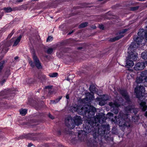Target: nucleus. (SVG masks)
I'll return each mask as SVG.
<instances>
[{"label":"nucleus","instance_id":"1","mask_svg":"<svg viewBox=\"0 0 147 147\" xmlns=\"http://www.w3.org/2000/svg\"><path fill=\"white\" fill-rule=\"evenodd\" d=\"M72 111L77 112L80 114L85 115L88 118L86 121L88 125H90L91 127H93L94 126L98 125L97 123L100 121V116L98 114L94 118L96 109L93 106L88 105L83 106L76 105L72 108Z\"/></svg>","mask_w":147,"mask_h":147},{"label":"nucleus","instance_id":"2","mask_svg":"<svg viewBox=\"0 0 147 147\" xmlns=\"http://www.w3.org/2000/svg\"><path fill=\"white\" fill-rule=\"evenodd\" d=\"M65 122L66 126L70 129H73L75 125L78 126L82 124V120L80 116L76 115L73 117L71 119L69 117L65 119Z\"/></svg>","mask_w":147,"mask_h":147},{"label":"nucleus","instance_id":"3","mask_svg":"<svg viewBox=\"0 0 147 147\" xmlns=\"http://www.w3.org/2000/svg\"><path fill=\"white\" fill-rule=\"evenodd\" d=\"M116 117V119L117 121H119V124L120 126H121L129 127L130 121V118L128 116V114L126 113L125 114L122 112L119 113L118 118L117 119Z\"/></svg>","mask_w":147,"mask_h":147},{"label":"nucleus","instance_id":"4","mask_svg":"<svg viewBox=\"0 0 147 147\" xmlns=\"http://www.w3.org/2000/svg\"><path fill=\"white\" fill-rule=\"evenodd\" d=\"M117 98L116 100L109 103V105L111 107V109L112 111L115 114H117L118 113V107L121 105V103H122V105H124L121 98H119V99L117 97Z\"/></svg>","mask_w":147,"mask_h":147},{"label":"nucleus","instance_id":"5","mask_svg":"<svg viewBox=\"0 0 147 147\" xmlns=\"http://www.w3.org/2000/svg\"><path fill=\"white\" fill-rule=\"evenodd\" d=\"M134 43H131V45L128 48V53L129 54L128 58L133 61H136L138 57V54L135 50L136 48V45L134 46Z\"/></svg>","mask_w":147,"mask_h":147},{"label":"nucleus","instance_id":"6","mask_svg":"<svg viewBox=\"0 0 147 147\" xmlns=\"http://www.w3.org/2000/svg\"><path fill=\"white\" fill-rule=\"evenodd\" d=\"M144 34L145 32L144 29H140L138 33V36L136 38H134V42L132 43H134V47L135 46V45H136V48L138 47L139 45L141 44L143 39H144Z\"/></svg>","mask_w":147,"mask_h":147},{"label":"nucleus","instance_id":"7","mask_svg":"<svg viewBox=\"0 0 147 147\" xmlns=\"http://www.w3.org/2000/svg\"><path fill=\"white\" fill-rule=\"evenodd\" d=\"M32 58L34 63L32 61L30 60L29 61V63L30 65L32 67H34V66H35L38 69H42V66L41 63L34 53L32 54Z\"/></svg>","mask_w":147,"mask_h":147},{"label":"nucleus","instance_id":"8","mask_svg":"<svg viewBox=\"0 0 147 147\" xmlns=\"http://www.w3.org/2000/svg\"><path fill=\"white\" fill-rule=\"evenodd\" d=\"M108 98L107 96L103 95L101 96V98H96L97 101L99 102V104L101 106L104 105L105 104V101L108 100Z\"/></svg>","mask_w":147,"mask_h":147},{"label":"nucleus","instance_id":"9","mask_svg":"<svg viewBox=\"0 0 147 147\" xmlns=\"http://www.w3.org/2000/svg\"><path fill=\"white\" fill-rule=\"evenodd\" d=\"M127 30V29H125L119 31L117 34V36L112 39L111 40L113 42L114 41L121 38L124 36V33Z\"/></svg>","mask_w":147,"mask_h":147},{"label":"nucleus","instance_id":"10","mask_svg":"<svg viewBox=\"0 0 147 147\" xmlns=\"http://www.w3.org/2000/svg\"><path fill=\"white\" fill-rule=\"evenodd\" d=\"M120 93L125 100V103L127 104H129L130 102L129 97L127 91L125 90H121Z\"/></svg>","mask_w":147,"mask_h":147},{"label":"nucleus","instance_id":"11","mask_svg":"<svg viewBox=\"0 0 147 147\" xmlns=\"http://www.w3.org/2000/svg\"><path fill=\"white\" fill-rule=\"evenodd\" d=\"M146 74H147V71H143L141 73L140 76L137 77L136 81L137 83H140L144 81V75H146Z\"/></svg>","mask_w":147,"mask_h":147},{"label":"nucleus","instance_id":"12","mask_svg":"<svg viewBox=\"0 0 147 147\" xmlns=\"http://www.w3.org/2000/svg\"><path fill=\"white\" fill-rule=\"evenodd\" d=\"M145 90L144 87L141 86H137L135 89V92L136 93L137 97H138V94H142L143 92H144Z\"/></svg>","mask_w":147,"mask_h":147},{"label":"nucleus","instance_id":"13","mask_svg":"<svg viewBox=\"0 0 147 147\" xmlns=\"http://www.w3.org/2000/svg\"><path fill=\"white\" fill-rule=\"evenodd\" d=\"M144 64L143 62L138 63L135 65L134 69L136 70H141L144 67Z\"/></svg>","mask_w":147,"mask_h":147},{"label":"nucleus","instance_id":"14","mask_svg":"<svg viewBox=\"0 0 147 147\" xmlns=\"http://www.w3.org/2000/svg\"><path fill=\"white\" fill-rule=\"evenodd\" d=\"M94 7L92 6L91 5H90L87 4L86 3H84L82 4L80 6L77 7H75V9L82 8H91V7Z\"/></svg>","mask_w":147,"mask_h":147},{"label":"nucleus","instance_id":"15","mask_svg":"<svg viewBox=\"0 0 147 147\" xmlns=\"http://www.w3.org/2000/svg\"><path fill=\"white\" fill-rule=\"evenodd\" d=\"M90 126H89V128H88V126H87V127H84V131L80 130L79 131L78 133V136L79 137H80V135L81 134H83L84 133H90L91 132V129L89 128H90Z\"/></svg>","mask_w":147,"mask_h":147},{"label":"nucleus","instance_id":"16","mask_svg":"<svg viewBox=\"0 0 147 147\" xmlns=\"http://www.w3.org/2000/svg\"><path fill=\"white\" fill-rule=\"evenodd\" d=\"M86 97L85 99L88 101L90 100H93L94 99L93 95L92 94H91L89 92H87L85 93Z\"/></svg>","mask_w":147,"mask_h":147},{"label":"nucleus","instance_id":"17","mask_svg":"<svg viewBox=\"0 0 147 147\" xmlns=\"http://www.w3.org/2000/svg\"><path fill=\"white\" fill-rule=\"evenodd\" d=\"M146 104V102H142L140 103V108L143 111H145L146 110L147 106Z\"/></svg>","mask_w":147,"mask_h":147},{"label":"nucleus","instance_id":"18","mask_svg":"<svg viewBox=\"0 0 147 147\" xmlns=\"http://www.w3.org/2000/svg\"><path fill=\"white\" fill-rule=\"evenodd\" d=\"M134 61L127 59L126 60L127 65L131 67L133 66L134 65V63L133 62Z\"/></svg>","mask_w":147,"mask_h":147},{"label":"nucleus","instance_id":"19","mask_svg":"<svg viewBox=\"0 0 147 147\" xmlns=\"http://www.w3.org/2000/svg\"><path fill=\"white\" fill-rule=\"evenodd\" d=\"M89 90L92 93H95L96 92V88L95 86L93 85H90Z\"/></svg>","mask_w":147,"mask_h":147},{"label":"nucleus","instance_id":"20","mask_svg":"<svg viewBox=\"0 0 147 147\" xmlns=\"http://www.w3.org/2000/svg\"><path fill=\"white\" fill-rule=\"evenodd\" d=\"M132 109L134 110V109H133V107L129 105L125 108V112L126 113H129L130 112ZM133 111H134V110H133Z\"/></svg>","mask_w":147,"mask_h":147},{"label":"nucleus","instance_id":"21","mask_svg":"<svg viewBox=\"0 0 147 147\" xmlns=\"http://www.w3.org/2000/svg\"><path fill=\"white\" fill-rule=\"evenodd\" d=\"M21 36H20L19 37H18L16 40L15 41L14 44L13 45V46H17L19 42L21 39Z\"/></svg>","mask_w":147,"mask_h":147},{"label":"nucleus","instance_id":"22","mask_svg":"<svg viewBox=\"0 0 147 147\" xmlns=\"http://www.w3.org/2000/svg\"><path fill=\"white\" fill-rule=\"evenodd\" d=\"M5 63V61L4 60L0 62V73L2 71Z\"/></svg>","mask_w":147,"mask_h":147},{"label":"nucleus","instance_id":"23","mask_svg":"<svg viewBox=\"0 0 147 147\" xmlns=\"http://www.w3.org/2000/svg\"><path fill=\"white\" fill-rule=\"evenodd\" d=\"M142 58L144 59H147V51H145L142 53Z\"/></svg>","mask_w":147,"mask_h":147},{"label":"nucleus","instance_id":"24","mask_svg":"<svg viewBox=\"0 0 147 147\" xmlns=\"http://www.w3.org/2000/svg\"><path fill=\"white\" fill-rule=\"evenodd\" d=\"M88 23L87 22H84L81 24L79 26V28H84L88 25Z\"/></svg>","mask_w":147,"mask_h":147},{"label":"nucleus","instance_id":"25","mask_svg":"<svg viewBox=\"0 0 147 147\" xmlns=\"http://www.w3.org/2000/svg\"><path fill=\"white\" fill-rule=\"evenodd\" d=\"M20 114L22 115H24L27 113V110L26 109H21L20 111Z\"/></svg>","mask_w":147,"mask_h":147},{"label":"nucleus","instance_id":"26","mask_svg":"<svg viewBox=\"0 0 147 147\" xmlns=\"http://www.w3.org/2000/svg\"><path fill=\"white\" fill-rule=\"evenodd\" d=\"M58 75L57 73L55 72L51 73L49 74V76L51 78H54L56 77Z\"/></svg>","mask_w":147,"mask_h":147},{"label":"nucleus","instance_id":"27","mask_svg":"<svg viewBox=\"0 0 147 147\" xmlns=\"http://www.w3.org/2000/svg\"><path fill=\"white\" fill-rule=\"evenodd\" d=\"M61 97H59V98L56 99L55 100H51V103L56 104L61 99Z\"/></svg>","mask_w":147,"mask_h":147},{"label":"nucleus","instance_id":"28","mask_svg":"<svg viewBox=\"0 0 147 147\" xmlns=\"http://www.w3.org/2000/svg\"><path fill=\"white\" fill-rule=\"evenodd\" d=\"M53 49L51 48H49L47 50V53L48 54H51L53 51Z\"/></svg>","mask_w":147,"mask_h":147},{"label":"nucleus","instance_id":"29","mask_svg":"<svg viewBox=\"0 0 147 147\" xmlns=\"http://www.w3.org/2000/svg\"><path fill=\"white\" fill-rule=\"evenodd\" d=\"M10 74V70L9 69H7L5 72V75L6 76H8Z\"/></svg>","mask_w":147,"mask_h":147},{"label":"nucleus","instance_id":"30","mask_svg":"<svg viewBox=\"0 0 147 147\" xmlns=\"http://www.w3.org/2000/svg\"><path fill=\"white\" fill-rule=\"evenodd\" d=\"M53 40V37L51 36H49L47 38V42L52 41Z\"/></svg>","mask_w":147,"mask_h":147},{"label":"nucleus","instance_id":"31","mask_svg":"<svg viewBox=\"0 0 147 147\" xmlns=\"http://www.w3.org/2000/svg\"><path fill=\"white\" fill-rule=\"evenodd\" d=\"M121 6V5L119 4H117L115 5H114L113 6V8L117 9L119 7Z\"/></svg>","mask_w":147,"mask_h":147},{"label":"nucleus","instance_id":"32","mask_svg":"<svg viewBox=\"0 0 147 147\" xmlns=\"http://www.w3.org/2000/svg\"><path fill=\"white\" fill-rule=\"evenodd\" d=\"M139 6H137L135 7H132L131 8V9H138L139 8Z\"/></svg>","mask_w":147,"mask_h":147},{"label":"nucleus","instance_id":"33","mask_svg":"<svg viewBox=\"0 0 147 147\" xmlns=\"http://www.w3.org/2000/svg\"><path fill=\"white\" fill-rule=\"evenodd\" d=\"M99 28L102 30H103L104 29V27L103 25H100L99 26Z\"/></svg>","mask_w":147,"mask_h":147},{"label":"nucleus","instance_id":"34","mask_svg":"<svg viewBox=\"0 0 147 147\" xmlns=\"http://www.w3.org/2000/svg\"><path fill=\"white\" fill-rule=\"evenodd\" d=\"M49 118H50L52 119H54V117L52 115H51L50 114H49Z\"/></svg>","mask_w":147,"mask_h":147},{"label":"nucleus","instance_id":"35","mask_svg":"<svg viewBox=\"0 0 147 147\" xmlns=\"http://www.w3.org/2000/svg\"><path fill=\"white\" fill-rule=\"evenodd\" d=\"M28 8L27 7L26 5L22 6H21V8H24V9H27Z\"/></svg>","mask_w":147,"mask_h":147},{"label":"nucleus","instance_id":"36","mask_svg":"<svg viewBox=\"0 0 147 147\" xmlns=\"http://www.w3.org/2000/svg\"><path fill=\"white\" fill-rule=\"evenodd\" d=\"M42 76L43 79L44 80H46V77L45 75H42Z\"/></svg>","mask_w":147,"mask_h":147},{"label":"nucleus","instance_id":"37","mask_svg":"<svg viewBox=\"0 0 147 147\" xmlns=\"http://www.w3.org/2000/svg\"><path fill=\"white\" fill-rule=\"evenodd\" d=\"M6 80H5L4 79L2 80V81L1 82V85H3V84L5 82Z\"/></svg>","mask_w":147,"mask_h":147},{"label":"nucleus","instance_id":"38","mask_svg":"<svg viewBox=\"0 0 147 147\" xmlns=\"http://www.w3.org/2000/svg\"><path fill=\"white\" fill-rule=\"evenodd\" d=\"M52 87V86H48L45 87V89H50Z\"/></svg>","mask_w":147,"mask_h":147},{"label":"nucleus","instance_id":"39","mask_svg":"<svg viewBox=\"0 0 147 147\" xmlns=\"http://www.w3.org/2000/svg\"><path fill=\"white\" fill-rule=\"evenodd\" d=\"M107 115L110 116H113V114L111 113H109L107 114Z\"/></svg>","mask_w":147,"mask_h":147},{"label":"nucleus","instance_id":"40","mask_svg":"<svg viewBox=\"0 0 147 147\" xmlns=\"http://www.w3.org/2000/svg\"><path fill=\"white\" fill-rule=\"evenodd\" d=\"M23 0H17L16 1V3H20L23 1Z\"/></svg>","mask_w":147,"mask_h":147},{"label":"nucleus","instance_id":"41","mask_svg":"<svg viewBox=\"0 0 147 147\" xmlns=\"http://www.w3.org/2000/svg\"><path fill=\"white\" fill-rule=\"evenodd\" d=\"M6 13L10 12L12 11V10H5Z\"/></svg>","mask_w":147,"mask_h":147},{"label":"nucleus","instance_id":"42","mask_svg":"<svg viewBox=\"0 0 147 147\" xmlns=\"http://www.w3.org/2000/svg\"><path fill=\"white\" fill-rule=\"evenodd\" d=\"M13 32H12L9 35L8 37H10L13 34Z\"/></svg>","mask_w":147,"mask_h":147},{"label":"nucleus","instance_id":"43","mask_svg":"<svg viewBox=\"0 0 147 147\" xmlns=\"http://www.w3.org/2000/svg\"><path fill=\"white\" fill-rule=\"evenodd\" d=\"M3 9H12L10 7H4Z\"/></svg>","mask_w":147,"mask_h":147},{"label":"nucleus","instance_id":"44","mask_svg":"<svg viewBox=\"0 0 147 147\" xmlns=\"http://www.w3.org/2000/svg\"><path fill=\"white\" fill-rule=\"evenodd\" d=\"M145 32V36L146 37V39L147 40V32L146 33Z\"/></svg>","mask_w":147,"mask_h":147},{"label":"nucleus","instance_id":"45","mask_svg":"<svg viewBox=\"0 0 147 147\" xmlns=\"http://www.w3.org/2000/svg\"><path fill=\"white\" fill-rule=\"evenodd\" d=\"M32 144H31V143H30L29 144H28V147H31V146H32Z\"/></svg>","mask_w":147,"mask_h":147},{"label":"nucleus","instance_id":"46","mask_svg":"<svg viewBox=\"0 0 147 147\" xmlns=\"http://www.w3.org/2000/svg\"><path fill=\"white\" fill-rule=\"evenodd\" d=\"M18 58H19V57L18 56H16V57H15L14 59L15 60H16L18 59Z\"/></svg>","mask_w":147,"mask_h":147},{"label":"nucleus","instance_id":"47","mask_svg":"<svg viewBox=\"0 0 147 147\" xmlns=\"http://www.w3.org/2000/svg\"><path fill=\"white\" fill-rule=\"evenodd\" d=\"M74 32V31H72L71 32H70L68 33V35H70V34H71V33H72L73 32Z\"/></svg>","mask_w":147,"mask_h":147},{"label":"nucleus","instance_id":"48","mask_svg":"<svg viewBox=\"0 0 147 147\" xmlns=\"http://www.w3.org/2000/svg\"><path fill=\"white\" fill-rule=\"evenodd\" d=\"M66 97L67 99H69V95H67L66 96Z\"/></svg>","mask_w":147,"mask_h":147},{"label":"nucleus","instance_id":"49","mask_svg":"<svg viewBox=\"0 0 147 147\" xmlns=\"http://www.w3.org/2000/svg\"><path fill=\"white\" fill-rule=\"evenodd\" d=\"M144 80L145 82H147V77L146 78L144 77Z\"/></svg>","mask_w":147,"mask_h":147},{"label":"nucleus","instance_id":"50","mask_svg":"<svg viewBox=\"0 0 147 147\" xmlns=\"http://www.w3.org/2000/svg\"><path fill=\"white\" fill-rule=\"evenodd\" d=\"M144 115L146 117H147V111L145 112Z\"/></svg>","mask_w":147,"mask_h":147},{"label":"nucleus","instance_id":"51","mask_svg":"<svg viewBox=\"0 0 147 147\" xmlns=\"http://www.w3.org/2000/svg\"><path fill=\"white\" fill-rule=\"evenodd\" d=\"M144 63V65H147V61H145V62Z\"/></svg>","mask_w":147,"mask_h":147},{"label":"nucleus","instance_id":"52","mask_svg":"<svg viewBox=\"0 0 147 147\" xmlns=\"http://www.w3.org/2000/svg\"><path fill=\"white\" fill-rule=\"evenodd\" d=\"M138 0L140 1H145V0Z\"/></svg>","mask_w":147,"mask_h":147},{"label":"nucleus","instance_id":"53","mask_svg":"<svg viewBox=\"0 0 147 147\" xmlns=\"http://www.w3.org/2000/svg\"><path fill=\"white\" fill-rule=\"evenodd\" d=\"M82 49V48H81V47H80V48H78V49Z\"/></svg>","mask_w":147,"mask_h":147},{"label":"nucleus","instance_id":"54","mask_svg":"<svg viewBox=\"0 0 147 147\" xmlns=\"http://www.w3.org/2000/svg\"><path fill=\"white\" fill-rule=\"evenodd\" d=\"M33 1H37V0H32Z\"/></svg>","mask_w":147,"mask_h":147},{"label":"nucleus","instance_id":"55","mask_svg":"<svg viewBox=\"0 0 147 147\" xmlns=\"http://www.w3.org/2000/svg\"><path fill=\"white\" fill-rule=\"evenodd\" d=\"M95 145H96V142H95Z\"/></svg>","mask_w":147,"mask_h":147},{"label":"nucleus","instance_id":"56","mask_svg":"<svg viewBox=\"0 0 147 147\" xmlns=\"http://www.w3.org/2000/svg\"><path fill=\"white\" fill-rule=\"evenodd\" d=\"M94 8H92V9H94Z\"/></svg>","mask_w":147,"mask_h":147},{"label":"nucleus","instance_id":"57","mask_svg":"<svg viewBox=\"0 0 147 147\" xmlns=\"http://www.w3.org/2000/svg\"><path fill=\"white\" fill-rule=\"evenodd\" d=\"M133 10V11H134V9H133V10Z\"/></svg>","mask_w":147,"mask_h":147},{"label":"nucleus","instance_id":"58","mask_svg":"<svg viewBox=\"0 0 147 147\" xmlns=\"http://www.w3.org/2000/svg\"><path fill=\"white\" fill-rule=\"evenodd\" d=\"M7 50L6 51V52H7Z\"/></svg>","mask_w":147,"mask_h":147}]
</instances>
